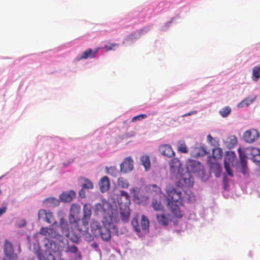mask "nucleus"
<instances>
[{"label":"nucleus","instance_id":"obj_12","mask_svg":"<svg viewBox=\"0 0 260 260\" xmlns=\"http://www.w3.org/2000/svg\"><path fill=\"white\" fill-rule=\"evenodd\" d=\"M259 136V133L257 129L252 128L246 131L243 134V137L246 142L251 143L256 141Z\"/></svg>","mask_w":260,"mask_h":260},{"label":"nucleus","instance_id":"obj_36","mask_svg":"<svg viewBox=\"0 0 260 260\" xmlns=\"http://www.w3.org/2000/svg\"><path fill=\"white\" fill-rule=\"evenodd\" d=\"M231 109L229 107H225L219 111V113L223 117H225L231 113Z\"/></svg>","mask_w":260,"mask_h":260},{"label":"nucleus","instance_id":"obj_20","mask_svg":"<svg viewBox=\"0 0 260 260\" xmlns=\"http://www.w3.org/2000/svg\"><path fill=\"white\" fill-rule=\"evenodd\" d=\"M131 192L133 194L135 200H138L139 203L145 201L148 199V197L141 196L140 194V189L137 187L131 188Z\"/></svg>","mask_w":260,"mask_h":260},{"label":"nucleus","instance_id":"obj_27","mask_svg":"<svg viewBox=\"0 0 260 260\" xmlns=\"http://www.w3.org/2000/svg\"><path fill=\"white\" fill-rule=\"evenodd\" d=\"M149 221L148 219L144 215L141 216V226L143 231H147L149 228Z\"/></svg>","mask_w":260,"mask_h":260},{"label":"nucleus","instance_id":"obj_15","mask_svg":"<svg viewBox=\"0 0 260 260\" xmlns=\"http://www.w3.org/2000/svg\"><path fill=\"white\" fill-rule=\"evenodd\" d=\"M133 169V160L131 157H126L120 164V170L124 173L131 172Z\"/></svg>","mask_w":260,"mask_h":260},{"label":"nucleus","instance_id":"obj_6","mask_svg":"<svg viewBox=\"0 0 260 260\" xmlns=\"http://www.w3.org/2000/svg\"><path fill=\"white\" fill-rule=\"evenodd\" d=\"M45 246L47 248L44 252L37 251L36 254L39 260H55L54 256L51 253V251H55L57 249L56 244L55 242H52L48 240V242L45 243Z\"/></svg>","mask_w":260,"mask_h":260},{"label":"nucleus","instance_id":"obj_11","mask_svg":"<svg viewBox=\"0 0 260 260\" xmlns=\"http://www.w3.org/2000/svg\"><path fill=\"white\" fill-rule=\"evenodd\" d=\"M222 151L221 148H217L214 149L212 151V156L208 157V162L211 168H218L219 164L217 160L221 158Z\"/></svg>","mask_w":260,"mask_h":260},{"label":"nucleus","instance_id":"obj_22","mask_svg":"<svg viewBox=\"0 0 260 260\" xmlns=\"http://www.w3.org/2000/svg\"><path fill=\"white\" fill-rule=\"evenodd\" d=\"M181 181L188 187L192 186L193 184V178L188 172L181 176Z\"/></svg>","mask_w":260,"mask_h":260},{"label":"nucleus","instance_id":"obj_13","mask_svg":"<svg viewBox=\"0 0 260 260\" xmlns=\"http://www.w3.org/2000/svg\"><path fill=\"white\" fill-rule=\"evenodd\" d=\"M4 252L9 260H16L17 256L14 252L12 244L7 240L5 241Z\"/></svg>","mask_w":260,"mask_h":260},{"label":"nucleus","instance_id":"obj_14","mask_svg":"<svg viewBox=\"0 0 260 260\" xmlns=\"http://www.w3.org/2000/svg\"><path fill=\"white\" fill-rule=\"evenodd\" d=\"M170 170L174 175L180 174L181 162L177 158H174L170 161Z\"/></svg>","mask_w":260,"mask_h":260},{"label":"nucleus","instance_id":"obj_42","mask_svg":"<svg viewBox=\"0 0 260 260\" xmlns=\"http://www.w3.org/2000/svg\"><path fill=\"white\" fill-rule=\"evenodd\" d=\"M84 189L82 187V189H81V190L79 192V195L81 198H85V196L84 194Z\"/></svg>","mask_w":260,"mask_h":260},{"label":"nucleus","instance_id":"obj_43","mask_svg":"<svg viewBox=\"0 0 260 260\" xmlns=\"http://www.w3.org/2000/svg\"><path fill=\"white\" fill-rule=\"evenodd\" d=\"M207 139L211 141L212 139V137H211V135H209L208 136H207Z\"/></svg>","mask_w":260,"mask_h":260},{"label":"nucleus","instance_id":"obj_9","mask_svg":"<svg viewBox=\"0 0 260 260\" xmlns=\"http://www.w3.org/2000/svg\"><path fill=\"white\" fill-rule=\"evenodd\" d=\"M88 222L87 221V226L84 224L83 219H81L80 222L77 224H71L79 231L80 234L85 237V238L88 241H91L93 238L92 236L88 233Z\"/></svg>","mask_w":260,"mask_h":260},{"label":"nucleus","instance_id":"obj_29","mask_svg":"<svg viewBox=\"0 0 260 260\" xmlns=\"http://www.w3.org/2000/svg\"><path fill=\"white\" fill-rule=\"evenodd\" d=\"M147 190L151 191L152 193L154 192V194L161 193V188L155 184L149 185L146 187Z\"/></svg>","mask_w":260,"mask_h":260},{"label":"nucleus","instance_id":"obj_19","mask_svg":"<svg viewBox=\"0 0 260 260\" xmlns=\"http://www.w3.org/2000/svg\"><path fill=\"white\" fill-rule=\"evenodd\" d=\"M83 216L82 218L85 226H87V221H89L91 216V208L89 204H85L83 208Z\"/></svg>","mask_w":260,"mask_h":260},{"label":"nucleus","instance_id":"obj_45","mask_svg":"<svg viewBox=\"0 0 260 260\" xmlns=\"http://www.w3.org/2000/svg\"><path fill=\"white\" fill-rule=\"evenodd\" d=\"M190 115V113H187V114H185L184 115H185V116H188V115Z\"/></svg>","mask_w":260,"mask_h":260},{"label":"nucleus","instance_id":"obj_39","mask_svg":"<svg viewBox=\"0 0 260 260\" xmlns=\"http://www.w3.org/2000/svg\"><path fill=\"white\" fill-rule=\"evenodd\" d=\"M147 117V116L146 114H140V115L134 116L132 119V122H134L137 120H140L142 119L146 118Z\"/></svg>","mask_w":260,"mask_h":260},{"label":"nucleus","instance_id":"obj_18","mask_svg":"<svg viewBox=\"0 0 260 260\" xmlns=\"http://www.w3.org/2000/svg\"><path fill=\"white\" fill-rule=\"evenodd\" d=\"M76 192L73 190H71L60 194L59 199L63 202L68 203L71 202L76 197Z\"/></svg>","mask_w":260,"mask_h":260},{"label":"nucleus","instance_id":"obj_17","mask_svg":"<svg viewBox=\"0 0 260 260\" xmlns=\"http://www.w3.org/2000/svg\"><path fill=\"white\" fill-rule=\"evenodd\" d=\"M99 49V48H96L93 50L91 48L87 49L82 53V55L79 57V59H86L88 58H93L95 57Z\"/></svg>","mask_w":260,"mask_h":260},{"label":"nucleus","instance_id":"obj_5","mask_svg":"<svg viewBox=\"0 0 260 260\" xmlns=\"http://www.w3.org/2000/svg\"><path fill=\"white\" fill-rule=\"evenodd\" d=\"M59 227L62 234L71 241L77 243L80 241V236L78 234H75L73 231H70L69 224L67 220L63 217L60 219Z\"/></svg>","mask_w":260,"mask_h":260},{"label":"nucleus","instance_id":"obj_21","mask_svg":"<svg viewBox=\"0 0 260 260\" xmlns=\"http://www.w3.org/2000/svg\"><path fill=\"white\" fill-rule=\"evenodd\" d=\"M99 184L100 190L102 192L108 190L110 188V181L108 177L107 176L102 177L100 180Z\"/></svg>","mask_w":260,"mask_h":260},{"label":"nucleus","instance_id":"obj_33","mask_svg":"<svg viewBox=\"0 0 260 260\" xmlns=\"http://www.w3.org/2000/svg\"><path fill=\"white\" fill-rule=\"evenodd\" d=\"M107 173L112 176H116L118 171L115 167H106Z\"/></svg>","mask_w":260,"mask_h":260},{"label":"nucleus","instance_id":"obj_35","mask_svg":"<svg viewBox=\"0 0 260 260\" xmlns=\"http://www.w3.org/2000/svg\"><path fill=\"white\" fill-rule=\"evenodd\" d=\"M132 224L137 233H140L141 231L140 227L139 225V222L137 217H135L132 221Z\"/></svg>","mask_w":260,"mask_h":260},{"label":"nucleus","instance_id":"obj_3","mask_svg":"<svg viewBox=\"0 0 260 260\" xmlns=\"http://www.w3.org/2000/svg\"><path fill=\"white\" fill-rule=\"evenodd\" d=\"M240 160L242 166V173H245L247 166V158L248 157L257 165H260V150L256 147H250L243 149L238 150Z\"/></svg>","mask_w":260,"mask_h":260},{"label":"nucleus","instance_id":"obj_25","mask_svg":"<svg viewBox=\"0 0 260 260\" xmlns=\"http://www.w3.org/2000/svg\"><path fill=\"white\" fill-rule=\"evenodd\" d=\"M140 160L145 170L148 171L149 170L151 166L149 157L147 155H143L141 157Z\"/></svg>","mask_w":260,"mask_h":260},{"label":"nucleus","instance_id":"obj_37","mask_svg":"<svg viewBox=\"0 0 260 260\" xmlns=\"http://www.w3.org/2000/svg\"><path fill=\"white\" fill-rule=\"evenodd\" d=\"M119 44L118 43H109V44L106 45L104 46L106 51H109L110 50H114L115 47H118Z\"/></svg>","mask_w":260,"mask_h":260},{"label":"nucleus","instance_id":"obj_28","mask_svg":"<svg viewBox=\"0 0 260 260\" xmlns=\"http://www.w3.org/2000/svg\"><path fill=\"white\" fill-rule=\"evenodd\" d=\"M231 161L230 160V158L228 157H226L224 160V168L228 173V174L230 176H233V174L231 169Z\"/></svg>","mask_w":260,"mask_h":260},{"label":"nucleus","instance_id":"obj_2","mask_svg":"<svg viewBox=\"0 0 260 260\" xmlns=\"http://www.w3.org/2000/svg\"><path fill=\"white\" fill-rule=\"evenodd\" d=\"M167 193L168 206L172 214L177 218L182 217L183 213L180 208V206L183 205L181 191L170 187L167 188Z\"/></svg>","mask_w":260,"mask_h":260},{"label":"nucleus","instance_id":"obj_31","mask_svg":"<svg viewBox=\"0 0 260 260\" xmlns=\"http://www.w3.org/2000/svg\"><path fill=\"white\" fill-rule=\"evenodd\" d=\"M117 184L119 187L123 188H127L129 186V184L127 180L122 177L118 178Z\"/></svg>","mask_w":260,"mask_h":260},{"label":"nucleus","instance_id":"obj_24","mask_svg":"<svg viewBox=\"0 0 260 260\" xmlns=\"http://www.w3.org/2000/svg\"><path fill=\"white\" fill-rule=\"evenodd\" d=\"M255 96L253 98L248 97L244 99L238 105V107L241 108L244 107H247L251 104L254 101Z\"/></svg>","mask_w":260,"mask_h":260},{"label":"nucleus","instance_id":"obj_44","mask_svg":"<svg viewBox=\"0 0 260 260\" xmlns=\"http://www.w3.org/2000/svg\"><path fill=\"white\" fill-rule=\"evenodd\" d=\"M194 164H200V163L198 161H194Z\"/></svg>","mask_w":260,"mask_h":260},{"label":"nucleus","instance_id":"obj_1","mask_svg":"<svg viewBox=\"0 0 260 260\" xmlns=\"http://www.w3.org/2000/svg\"><path fill=\"white\" fill-rule=\"evenodd\" d=\"M102 209L104 216L103 225L95 220L90 223V229L92 234L95 237H100L103 241L108 242L111 240V234L110 229H115L113 224V212L112 206L107 202H103L99 205Z\"/></svg>","mask_w":260,"mask_h":260},{"label":"nucleus","instance_id":"obj_8","mask_svg":"<svg viewBox=\"0 0 260 260\" xmlns=\"http://www.w3.org/2000/svg\"><path fill=\"white\" fill-rule=\"evenodd\" d=\"M81 207L77 204H73L70 207L69 220L71 224H77L81 221Z\"/></svg>","mask_w":260,"mask_h":260},{"label":"nucleus","instance_id":"obj_46","mask_svg":"<svg viewBox=\"0 0 260 260\" xmlns=\"http://www.w3.org/2000/svg\"><path fill=\"white\" fill-rule=\"evenodd\" d=\"M30 260H35V259H30Z\"/></svg>","mask_w":260,"mask_h":260},{"label":"nucleus","instance_id":"obj_4","mask_svg":"<svg viewBox=\"0 0 260 260\" xmlns=\"http://www.w3.org/2000/svg\"><path fill=\"white\" fill-rule=\"evenodd\" d=\"M117 202L121 219L123 221L126 222L128 220L130 216L131 200L128 193L124 191H121L117 198Z\"/></svg>","mask_w":260,"mask_h":260},{"label":"nucleus","instance_id":"obj_7","mask_svg":"<svg viewBox=\"0 0 260 260\" xmlns=\"http://www.w3.org/2000/svg\"><path fill=\"white\" fill-rule=\"evenodd\" d=\"M56 226H52L51 227H42L39 233L46 237V242H48V240L53 242L51 240L49 239H56L59 240L61 237V235L58 233L55 230Z\"/></svg>","mask_w":260,"mask_h":260},{"label":"nucleus","instance_id":"obj_23","mask_svg":"<svg viewBox=\"0 0 260 260\" xmlns=\"http://www.w3.org/2000/svg\"><path fill=\"white\" fill-rule=\"evenodd\" d=\"M43 203L49 207H55L59 205L60 201L57 198L50 197L45 199L43 201Z\"/></svg>","mask_w":260,"mask_h":260},{"label":"nucleus","instance_id":"obj_30","mask_svg":"<svg viewBox=\"0 0 260 260\" xmlns=\"http://www.w3.org/2000/svg\"><path fill=\"white\" fill-rule=\"evenodd\" d=\"M156 219L158 222L162 225H167L169 223L168 219L164 214H157Z\"/></svg>","mask_w":260,"mask_h":260},{"label":"nucleus","instance_id":"obj_10","mask_svg":"<svg viewBox=\"0 0 260 260\" xmlns=\"http://www.w3.org/2000/svg\"><path fill=\"white\" fill-rule=\"evenodd\" d=\"M38 218L42 219L48 223H52V226H57V222L55 220L53 213L45 209H41L39 210Z\"/></svg>","mask_w":260,"mask_h":260},{"label":"nucleus","instance_id":"obj_26","mask_svg":"<svg viewBox=\"0 0 260 260\" xmlns=\"http://www.w3.org/2000/svg\"><path fill=\"white\" fill-rule=\"evenodd\" d=\"M152 206L153 209L155 211H161L164 209V206L159 199H153Z\"/></svg>","mask_w":260,"mask_h":260},{"label":"nucleus","instance_id":"obj_41","mask_svg":"<svg viewBox=\"0 0 260 260\" xmlns=\"http://www.w3.org/2000/svg\"><path fill=\"white\" fill-rule=\"evenodd\" d=\"M7 209V204H3V206L0 208V217L6 212Z\"/></svg>","mask_w":260,"mask_h":260},{"label":"nucleus","instance_id":"obj_40","mask_svg":"<svg viewBox=\"0 0 260 260\" xmlns=\"http://www.w3.org/2000/svg\"><path fill=\"white\" fill-rule=\"evenodd\" d=\"M67 251L71 253H76L78 251V248L75 245L69 246L68 247Z\"/></svg>","mask_w":260,"mask_h":260},{"label":"nucleus","instance_id":"obj_38","mask_svg":"<svg viewBox=\"0 0 260 260\" xmlns=\"http://www.w3.org/2000/svg\"><path fill=\"white\" fill-rule=\"evenodd\" d=\"M82 187L84 189H92L93 187V185L91 181L85 179L84 183L82 185Z\"/></svg>","mask_w":260,"mask_h":260},{"label":"nucleus","instance_id":"obj_16","mask_svg":"<svg viewBox=\"0 0 260 260\" xmlns=\"http://www.w3.org/2000/svg\"><path fill=\"white\" fill-rule=\"evenodd\" d=\"M159 151L162 155L168 157H171L175 155V152L171 146L168 144L160 145L159 147Z\"/></svg>","mask_w":260,"mask_h":260},{"label":"nucleus","instance_id":"obj_32","mask_svg":"<svg viewBox=\"0 0 260 260\" xmlns=\"http://www.w3.org/2000/svg\"><path fill=\"white\" fill-rule=\"evenodd\" d=\"M177 150L178 151L186 153L188 152V149L184 141H179L177 146Z\"/></svg>","mask_w":260,"mask_h":260},{"label":"nucleus","instance_id":"obj_34","mask_svg":"<svg viewBox=\"0 0 260 260\" xmlns=\"http://www.w3.org/2000/svg\"><path fill=\"white\" fill-rule=\"evenodd\" d=\"M252 75L255 79L254 80L257 81L260 78V67L256 66L253 68L252 70Z\"/></svg>","mask_w":260,"mask_h":260}]
</instances>
